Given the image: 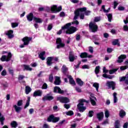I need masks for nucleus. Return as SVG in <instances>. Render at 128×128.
I'll return each mask as SVG.
<instances>
[{
    "label": "nucleus",
    "mask_w": 128,
    "mask_h": 128,
    "mask_svg": "<svg viewBox=\"0 0 128 128\" xmlns=\"http://www.w3.org/2000/svg\"><path fill=\"white\" fill-rule=\"evenodd\" d=\"M86 10V8H79L74 12V20H78V16H80V20L84 18V12Z\"/></svg>",
    "instance_id": "1"
},
{
    "label": "nucleus",
    "mask_w": 128,
    "mask_h": 128,
    "mask_svg": "<svg viewBox=\"0 0 128 128\" xmlns=\"http://www.w3.org/2000/svg\"><path fill=\"white\" fill-rule=\"evenodd\" d=\"M72 24L70 22L66 24L64 26L62 27V30H66V32L67 34H74L76 32L78 29L76 27L71 26Z\"/></svg>",
    "instance_id": "2"
},
{
    "label": "nucleus",
    "mask_w": 128,
    "mask_h": 128,
    "mask_svg": "<svg viewBox=\"0 0 128 128\" xmlns=\"http://www.w3.org/2000/svg\"><path fill=\"white\" fill-rule=\"evenodd\" d=\"M84 102H86V104H88V101H86L84 99H80L79 100V104L77 105V108L79 110V112H84L85 110H86V108L84 106Z\"/></svg>",
    "instance_id": "3"
},
{
    "label": "nucleus",
    "mask_w": 128,
    "mask_h": 128,
    "mask_svg": "<svg viewBox=\"0 0 128 128\" xmlns=\"http://www.w3.org/2000/svg\"><path fill=\"white\" fill-rule=\"evenodd\" d=\"M89 28L92 32H98V25H96L95 22H92L90 23Z\"/></svg>",
    "instance_id": "4"
},
{
    "label": "nucleus",
    "mask_w": 128,
    "mask_h": 128,
    "mask_svg": "<svg viewBox=\"0 0 128 128\" xmlns=\"http://www.w3.org/2000/svg\"><path fill=\"white\" fill-rule=\"evenodd\" d=\"M12 53H8L7 56L3 55L0 58L2 62H10V60L12 58Z\"/></svg>",
    "instance_id": "5"
},
{
    "label": "nucleus",
    "mask_w": 128,
    "mask_h": 128,
    "mask_svg": "<svg viewBox=\"0 0 128 128\" xmlns=\"http://www.w3.org/2000/svg\"><path fill=\"white\" fill-rule=\"evenodd\" d=\"M57 100H59L60 102H62V104H68V102H70V99L67 97H57Z\"/></svg>",
    "instance_id": "6"
},
{
    "label": "nucleus",
    "mask_w": 128,
    "mask_h": 128,
    "mask_svg": "<svg viewBox=\"0 0 128 128\" xmlns=\"http://www.w3.org/2000/svg\"><path fill=\"white\" fill-rule=\"evenodd\" d=\"M62 10V6H60L58 8V6H56V5H54L52 6H51L52 12H54L55 14H56V12H60Z\"/></svg>",
    "instance_id": "7"
},
{
    "label": "nucleus",
    "mask_w": 128,
    "mask_h": 128,
    "mask_svg": "<svg viewBox=\"0 0 128 128\" xmlns=\"http://www.w3.org/2000/svg\"><path fill=\"white\" fill-rule=\"evenodd\" d=\"M48 122H58L60 120V118L54 117V115H50L48 118Z\"/></svg>",
    "instance_id": "8"
},
{
    "label": "nucleus",
    "mask_w": 128,
    "mask_h": 128,
    "mask_svg": "<svg viewBox=\"0 0 128 128\" xmlns=\"http://www.w3.org/2000/svg\"><path fill=\"white\" fill-rule=\"evenodd\" d=\"M56 44H57V48H64L66 46L62 42V38H58L56 39Z\"/></svg>",
    "instance_id": "9"
},
{
    "label": "nucleus",
    "mask_w": 128,
    "mask_h": 128,
    "mask_svg": "<svg viewBox=\"0 0 128 128\" xmlns=\"http://www.w3.org/2000/svg\"><path fill=\"white\" fill-rule=\"evenodd\" d=\"M32 40V38L30 37H24L22 38V40L24 43V44L25 46H28V44H30V40Z\"/></svg>",
    "instance_id": "10"
},
{
    "label": "nucleus",
    "mask_w": 128,
    "mask_h": 128,
    "mask_svg": "<svg viewBox=\"0 0 128 128\" xmlns=\"http://www.w3.org/2000/svg\"><path fill=\"white\" fill-rule=\"evenodd\" d=\"M68 58L70 62H72L74 61V60H76L78 56L74 55V52H70L69 54Z\"/></svg>",
    "instance_id": "11"
},
{
    "label": "nucleus",
    "mask_w": 128,
    "mask_h": 128,
    "mask_svg": "<svg viewBox=\"0 0 128 128\" xmlns=\"http://www.w3.org/2000/svg\"><path fill=\"white\" fill-rule=\"evenodd\" d=\"M106 86L110 88H112V90H114V88L116 86V82H114L113 81L112 82H106Z\"/></svg>",
    "instance_id": "12"
},
{
    "label": "nucleus",
    "mask_w": 128,
    "mask_h": 128,
    "mask_svg": "<svg viewBox=\"0 0 128 128\" xmlns=\"http://www.w3.org/2000/svg\"><path fill=\"white\" fill-rule=\"evenodd\" d=\"M42 96V90H38L34 91L33 94V96L36 98V96Z\"/></svg>",
    "instance_id": "13"
},
{
    "label": "nucleus",
    "mask_w": 128,
    "mask_h": 128,
    "mask_svg": "<svg viewBox=\"0 0 128 128\" xmlns=\"http://www.w3.org/2000/svg\"><path fill=\"white\" fill-rule=\"evenodd\" d=\"M125 58H126V56L125 54H122L118 58V60L116 62H118V64L124 62V60H125Z\"/></svg>",
    "instance_id": "14"
},
{
    "label": "nucleus",
    "mask_w": 128,
    "mask_h": 128,
    "mask_svg": "<svg viewBox=\"0 0 128 128\" xmlns=\"http://www.w3.org/2000/svg\"><path fill=\"white\" fill-rule=\"evenodd\" d=\"M6 36H8V38H12L14 36V30H9L6 32Z\"/></svg>",
    "instance_id": "15"
},
{
    "label": "nucleus",
    "mask_w": 128,
    "mask_h": 128,
    "mask_svg": "<svg viewBox=\"0 0 128 128\" xmlns=\"http://www.w3.org/2000/svg\"><path fill=\"white\" fill-rule=\"evenodd\" d=\"M120 82L124 81L125 84H128V74H126L125 76L121 77L120 78Z\"/></svg>",
    "instance_id": "16"
},
{
    "label": "nucleus",
    "mask_w": 128,
    "mask_h": 128,
    "mask_svg": "<svg viewBox=\"0 0 128 128\" xmlns=\"http://www.w3.org/2000/svg\"><path fill=\"white\" fill-rule=\"evenodd\" d=\"M54 92H58V94H64V92L58 86L54 87Z\"/></svg>",
    "instance_id": "17"
},
{
    "label": "nucleus",
    "mask_w": 128,
    "mask_h": 128,
    "mask_svg": "<svg viewBox=\"0 0 128 128\" xmlns=\"http://www.w3.org/2000/svg\"><path fill=\"white\" fill-rule=\"evenodd\" d=\"M52 60H54V57L50 56L46 58V64L47 66H52Z\"/></svg>",
    "instance_id": "18"
},
{
    "label": "nucleus",
    "mask_w": 128,
    "mask_h": 128,
    "mask_svg": "<svg viewBox=\"0 0 128 128\" xmlns=\"http://www.w3.org/2000/svg\"><path fill=\"white\" fill-rule=\"evenodd\" d=\"M66 76L69 78L70 84H72V86H76V82L74 80V78H72V76H70V75H66Z\"/></svg>",
    "instance_id": "19"
},
{
    "label": "nucleus",
    "mask_w": 128,
    "mask_h": 128,
    "mask_svg": "<svg viewBox=\"0 0 128 128\" xmlns=\"http://www.w3.org/2000/svg\"><path fill=\"white\" fill-rule=\"evenodd\" d=\"M43 100H54V97L49 94H48L46 96H44L43 98Z\"/></svg>",
    "instance_id": "20"
},
{
    "label": "nucleus",
    "mask_w": 128,
    "mask_h": 128,
    "mask_svg": "<svg viewBox=\"0 0 128 128\" xmlns=\"http://www.w3.org/2000/svg\"><path fill=\"white\" fill-rule=\"evenodd\" d=\"M61 82H60V78L58 76H55V81L54 82V84H56V86H60V84Z\"/></svg>",
    "instance_id": "21"
},
{
    "label": "nucleus",
    "mask_w": 128,
    "mask_h": 128,
    "mask_svg": "<svg viewBox=\"0 0 128 128\" xmlns=\"http://www.w3.org/2000/svg\"><path fill=\"white\" fill-rule=\"evenodd\" d=\"M76 82L80 86H84V82L80 78H76Z\"/></svg>",
    "instance_id": "22"
},
{
    "label": "nucleus",
    "mask_w": 128,
    "mask_h": 128,
    "mask_svg": "<svg viewBox=\"0 0 128 128\" xmlns=\"http://www.w3.org/2000/svg\"><path fill=\"white\" fill-rule=\"evenodd\" d=\"M62 72H63V74H64V76H68V74H66V72H68V68H66V65H63L62 66Z\"/></svg>",
    "instance_id": "23"
},
{
    "label": "nucleus",
    "mask_w": 128,
    "mask_h": 128,
    "mask_svg": "<svg viewBox=\"0 0 128 128\" xmlns=\"http://www.w3.org/2000/svg\"><path fill=\"white\" fill-rule=\"evenodd\" d=\"M26 18L28 22H32V18L34 20V14H32V13H30L27 15Z\"/></svg>",
    "instance_id": "24"
},
{
    "label": "nucleus",
    "mask_w": 128,
    "mask_h": 128,
    "mask_svg": "<svg viewBox=\"0 0 128 128\" xmlns=\"http://www.w3.org/2000/svg\"><path fill=\"white\" fill-rule=\"evenodd\" d=\"M90 100L92 106H96V98L94 96H91L90 98Z\"/></svg>",
    "instance_id": "25"
},
{
    "label": "nucleus",
    "mask_w": 128,
    "mask_h": 128,
    "mask_svg": "<svg viewBox=\"0 0 128 128\" xmlns=\"http://www.w3.org/2000/svg\"><path fill=\"white\" fill-rule=\"evenodd\" d=\"M44 54H46V52L44 51L40 52V54H39V58L42 60H46V58L44 56Z\"/></svg>",
    "instance_id": "26"
},
{
    "label": "nucleus",
    "mask_w": 128,
    "mask_h": 128,
    "mask_svg": "<svg viewBox=\"0 0 128 128\" xmlns=\"http://www.w3.org/2000/svg\"><path fill=\"white\" fill-rule=\"evenodd\" d=\"M6 118H4V116L0 112V122H1L2 126H4V122Z\"/></svg>",
    "instance_id": "27"
},
{
    "label": "nucleus",
    "mask_w": 128,
    "mask_h": 128,
    "mask_svg": "<svg viewBox=\"0 0 128 128\" xmlns=\"http://www.w3.org/2000/svg\"><path fill=\"white\" fill-rule=\"evenodd\" d=\"M97 118H98V120L100 121L102 118H104V112H101L99 114H97Z\"/></svg>",
    "instance_id": "28"
},
{
    "label": "nucleus",
    "mask_w": 128,
    "mask_h": 128,
    "mask_svg": "<svg viewBox=\"0 0 128 128\" xmlns=\"http://www.w3.org/2000/svg\"><path fill=\"white\" fill-rule=\"evenodd\" d=\"M126 112L123 110H121L120 111L119 116L120 118H124V116H126Z\"/></svg>",
    "instance_id": "29"
},
{
    "label": "nucleus",
    "mask_w": 128,
    "mask_h": 128,
    "mask_svg": "<svg viewBox=\"0 0 128 128\" xmlns=\"http://www.w3.org/2000/svg\"><path fill=\"white\" fill-rule=\"evenodd\" d=\"M14 108L16 112H18V114L19 112H20V111L22 110V108L21 107H20V106H18L16 105H14Z\"/></svg>",
    "instance_id": "30"
},
{
    "label": "nucleus",
    "mask_w": 128,
    "mask_h": 128,
    "mask_svg": "<svg viewBox=\"0 0 128 128\" xmlns=\"http://www.w3.org/2000/svg\"><path fill=\"white\" fill-rule=\"evenodd\" d=\"M26 94H28L32 92V88L29 86H26L25 88Z\"/></svg>",
    "instance_id": "31"
},
{
    "label": "nucleus",
    "mask_w": 128,
    "mask_h": 128,
    "mask_svg": "<svg viewBox=\"0 0 128 128\" xmlns=\"http://www.w3.org/2000/svg\"><path fill=\"white\" fill-rule=\"evenodd\" d=\"M34 20L37 23L42 24V20L40 18H38L36 17H34Z\"/></svg>",
    "instance_id": "32"
},
{
    "label": "nucleus",
    "mask_w": 128,
    "mask_h": 128,
    "mask_svg": "<svg viewBox=\"0 0 128 128\" xmlns=\"http://www.w3.org/2000/svg\"><path fill=\"white\" fill-rule=\"evenodd\" d=\"M92 86L96 88V92H98V88H100V84L98 82H94Z\"/></svg>",
    "instance_id": "33"
},
{
    "label": "nucleus",
    "mask_w": 128,
    "mask_h": 128,
    "mask_svg": "<svg viewBox=\"0 0 128 128\" xmlns=\"http://www.w3.org/2000/svg\"><path fill=\"white\" fill-rule=\"evenodd\" d=\"M112 44L113 46H120V42H118V39H116L114 40L112 42Z\"/></svg>",
    "instance_id": "34"
},
{
    "label": "nucleus",
    "mask_w": 128,
    "mask_h": 128,
    "mask_svg": "<svg viewBox=\"0 0 128 128\" xmlns=\"http://www.w3.org/2000/svg\"><path fill=\"white\" fill-rule=\"evenodd\" d=\"M30 97L28 96V100H26V104L24 107V108H26L28 106H30Z\"/></svg>",
    "instance_id": "35"
},
{
    "label": "nucleus",
    "mask_w": 128,
    "mask_h": 128,
    "mask_svg": "<svg viewBox=\"0 0 128 128\" xmlns=\"http://www.w3.org/2000/svg\"><path fill=\"white\" fill-rule=\"evenodd\" d=\"M24 70H32V68L30 67L28 65H24Z\"/></svg>",
    "instance_id": "36"
},
{
    "label": "nucleus",
    "mask_w": 128,
    "mask_h": 128,
    "mask_svg": "<svg viewBox=\"0 0 128 128\" xmlns=\"http://www.w3.org/2000/svg\"><path fill=\"white\" fill-rule=\"evenodd\" d=\"M106 16H108V22H110L112 18V14H107Z\"/></svg>",
    "instance_id": "37"
},
{
    "label": "nucleus",
    "mask_w": 128,
    "mask_h": 128,
    "mask_svg": "<svg viewBox=\"0 0 128 128\" xmlns=\"http://www.w3.org/2000/svg\"><path fill=\"white\" fill-rule=\"evenodd\" d=\"M116 92H114L113 94V96H114V104H116V102H118V98L116 97Z\"/></svg>",
    "instance_id": "38"
},
{
    "label": "nucleus",
    "mask_w": 128,
    "mask_h": 128,
    "mask_svg": "<svg viewBox=\"0 0 128 128\" xmlns=\"http://www.w3.org/2000/svg\"><path fill=\"white\" fill-rule=\"evenodd\" d=\"M11 126L12 128H16V126H18V122L16 121H13L11 122Z\"/></svg>",
    "instance_id": "39"
},
{
    "label": "nucleus",
    "mask_w": 128,
    "mask_h": 128,
    "mask_svg": "<svg viewBox=\"0 0 128 128\" xmlns=\"http://www.w3.org/2000/svg\"><path fill=\"white\" fill-rule=\"evenodd\" d=\"M80 57L82 58H88V53L86 52H82L81 53L80 55Z\"/></svg>",
    "instance_id": "40"
},
{
    "label": "nucleus",
    "mask_w": 128,
    "mask_h": 128,
    "mask_svg": "<svg viewBox=\"0 0 128 128\" xmlns=\"http://www.w3.org/2000/svg\"><path fill=\"white\" fill-rule=\"evenodd\" d=\"M118 68H115V69L110 70H109L110 74H114V72H118Z\"/></svg>",
    "instance_id": "41"
},
{
    "label": "nucleus",
    "mask_w": 128,
    "mask_h": 128,
    "mask_svg": "<svg viewBox=\"0 0 128 128\" xmlns=\"http://www.w3.org/2000/svg\"><path fill=\"white\" fill-rule=\"evenodd\" d=\"M11 26L13 28H16V26H18V23L12 22V23H11Z\"/></svg>",
    "instance_id": "42"
},
{
    "label": "nucleus",
    "mask_w": 128,
    "mask_h": 128,
    "mask_svg": "<svg viewBox=\"0 0 128 128\" xmlns=\"http://www.w3.org/2000/svg\"><path fill=\"white\" fill-rule=\"evenodd\" d=\"M115 128H120V120H117L115 122Z\"/></svg>",
    "instance_id": "43"
},
{
    "label": "nucleus",
    "mask_w": 128,
    "mask_h": 128,
    "mask_svg": "<svg viewBox=\"0 0 128 128\" xmlns=\"http://www.w3.org/2000/svg\"><path fill=\"white\" fill-rule=\"evenodd\" d=\"M66 116H73L74 112L70 110L68 112H66Z\"/></svg>",
    "instance_id": "44"
},
{
    "label": "nucleus",
    "mask_w": 128,
    "mask_h": 128,
    "mask_svg": "<svg viewBox=\"0 0 128 128\" xmlns=\"http://www.w3.org/2000/svg\"><path fill=\"white\" fill-rule=\"evenodd\" d=\"M23 102H24V100H19L17 103L18 106H22Z\"/></svg>",
    "instance_id": "45"
},
{
    "label": "nucleus",
    "mask_w": 128,
    "mask_h": 128,
    "mask_svg": "<svg viewBox=\"0 0 128 128\" xmlns=\"http://www.w3.org/2000/svg\"><path fill=\"white\" fill-rule=\"evenodd\" d=\"M100 66H96L95 68V73L96 74H98L100 72Z\"/></svg>",
    "instance_id": "46"
},
{
    "label": "nucleus",
    "mask_w": 128,
    "mask_h": 128,
    "mask_svg": "<svg viewBox=\"0 0 128 128\" xmlns=\"http://www.w3.org/2000/svg\"><path fill=\"white\" fill-rule=\"evenodd\" d=\"M26 76H24V75H18V80H22V79L24 78Z\"/></svg>",
    "instance_id": "47"
},
{
    "label": "nucleus",
    "mask_w": 128,
    "mask_h": 128,
    "mask_svg": "<svg viewBox=\"0 0 128 128\" xmlns=\"http://www.w3.org/2000/svg\"><path fill=\"white\" fill-rule=\"evenodd\" d=\"M8 71L9 74H12V76H14V69L9 68L8 69Z\"/></svg>",
    "instance_id": "48"
},
{
    "label": "nucleus",
    "mask_w": 128,
    "mask_h": 128,
    "mask_svg": "<svg viewBox=\"0 0 128 128\" xmlns=\"http://www.w3.org/2000/svg\"><path fill=\"white\" fill-rule=\"evenodd\" d=\"M42 90H46V88H48V84H46V83H44L42 87Z\"/></svg>",
    "instance_id": "49"
},
{
    "label": "nucleus",
    "mask_w": 128,
    "mask_h": 128,
    "mask_svg": "<svg viewBox=\"0 0 128 128\" xmlns=\"http://www.w3.org/2000/svg\"><path fill=\"white\" fill-rule=\"evenodd\" d=\"M54 80V76L52 74H50L49 76V82H52V80Z\"/></svg>",
    "instance_id": "50"
},
{
    "label": "nucleus",
    "mask_w": 128,
    "mask_h": 128,
    "mask_svg": "<svg viewBox=\"0 0 128 128\" xmlns=\"http://www.w3.org/2000/svg\"><path fill=\"white\" fill-rule=\"evenodd\" d=\"M88 114L90 118H92L94 116V111L90 110Z\"/></svg>",
    "instance_id": "51"
},
{
    "label": "nucleus",
    "mask_w": 128,
    "mask_h": 128,
    "mask_svg": "<svg viewBox=\"0 0 128 128\" xmlns=\"http://www.w3.org/2000/svg\"><path fill=\"white\" fill-rule=\"evenodd\" d=\"M123 30H124V32H128V25H124L123 26Z\"/></svg>",
    "instance_id": "52"
},
{
    "label": "nucleus",
    "mask_w": 128,
    "mask_h": 128,
    "mask_svg": "<svg viewBox=\"0 0 128 128\" xmlns=\"http://www.w3.org/2000/svg\"><path fill=\"white\" fill-rule=\"evenodd\" d=\"M1 76H6V70H4L1 72Z\"/></svg>",
    "instance_id": "53"
},
{
    "label": "nucleus",
    "mask_w": 128,
    "mask_h": 128,
    "mask_svg": "<svg viewBox=\"0 0 128 128\" xmlns=\"http://www.w3.org/2000/svg\"><path fill=\"white\" fill-rule=\"evenodd\" d=\"M114 8L116 9V6H118V2L117 1H114Z\"/></svg>",
    "instance_id": "54"
},
{
    "label": "nucleus",
    "mask_w": 128,
    "mask_h": 128,
    "mask_svg": "<svg viewBox=\"0 0 128 128\" xmlns=\"http://www.w3.org/2000/svg\"><path fill=\"white\" fill-rule=\"evenodd\" d=\"M75 90L78 92H82V89H80V88L79 87L76 86L75 88Z\"/></svg>",
    "instance_id": "55"
},
{
    "label": "nucleus",
    "mask_w": 128,
    "mask_h": 128,
    "mask_svg": "<svg viewBox=\"0 0 128 128\" xmlns=\"http://www.w3.org/2000/svg\"><path fill=\"white\" fill-rule=\"evenodd\" d=\"M88 50L90 52L91 54H94V48H92V46H89Z\"/></svg>",
    "instance_id": "56"
},
{
    "label": "nucleus",
    "mask_w": 128,
    "mask_h": 128,
    "mask_svg": "<svg viewBox=\"0 0 128 128\" xmlns=\"http://www.w3.org/2000/svg\"><path fill=\"white\" fill-rule=\"evenodd\" d=\"M105 116L107 118L110 116V112H108V110H106L105 112Z\"/></svg>",
    "instance_id": "57"
},
{
    "label": "nucleus",
    "mask_w": 128,
    "mask_h": 128,
    "mask_svg": "<svg viewBox=\"0 0 128 128\" xmlns=\"http://www.w3.org/2000/svg\"><path fill=\"white\" fill-rule=\"evenodd\" d=\"M100 17H95L94 22H100Z\"/></svg>",
    "instance_id": "58"
},
{
    "label": "nucleus",
    "mask_w": 128,
    "mask_h": 128,
    "mask_svg": "<svg viewBox=\"0 0 128 128\" xmlns=\"http://www.w3.org/2000/svg\"><path fill=\"white\" fill-rule=\"evenodd\" d=\"M82 68L83 69L87 68L88 70L90 68V66H88V65L85 64L82 66Z\"/></svg>",
    "instance_id": "59"
},
{
    "label": "nucleus",
    "mask_w": 128,
    "mask_h": 128,
    "mask_svg": "<svg viewBox=\"0 0 128 128\" xmlns=\"http://www.w3.org/2000/svg\"><path fill=\"white\" fill-rule=\"evenodd\" d=\"M64 108H66V110H68V108H70V106L68 104H64Z\"/></svg>",
    "instance_id": "60"
},
{
    "label": "nucleus",
    "mask_w": 128,
    "mask_h": 128,
    "mask_svg": "<svg viewBox=\"0 0 128 128\" xmlns=\"http://www.w3.org/2000/svg\"><path fill=\"white\" fill-rule=\"evenodd\" d=\"M84 12H85V16H90V14L91 12L90 10L85 11Z\"/></svg>",
    "instance_id": "61"
},
{
    "label": "nucleus",
    "mask_w": 128,
    "mask_h": 128,
    "mask_svg": "<svg viewBox=\"0 0 128 128\" xmlns=\"http://www.w3.org/2000/svg\"><path fill=\"white\" fill-rule=\"evenodd\" d=\"M112 50H114V49H112V48H107V52H108L109 54L112 52Z\"/></svg>",
    "instance_id": "62"
},
{
    "label": "nucleus",
    "mask_w": 128,
    "mask_h": 128,
    "mask_svg": "<svg viewBox=\"0 0 128 128\" xmlns=\"http://www.w3.org/2000/svg\"><path fill=\"white\" fill-rule=\"evenodd\" d=\"M118 10H124V7L120 6L118 7Z\"/></svg>",
    "instance_id": "63"
},
{
    "label": "nucleus",
    "mask_w": 128,
    "mask_h": 128,
    "mask_svg": "<svg viewBox=\"0 0 128 128\" xmlns=\"http://www.w3.org/2000/svg\"><path fill=\"white\" fill-rule=\"evenodd\" d=\"M128 122H126L124 124L123 126V128H128Z\"/></svg>",
    "instance_id": "64"
}]
</instances>
